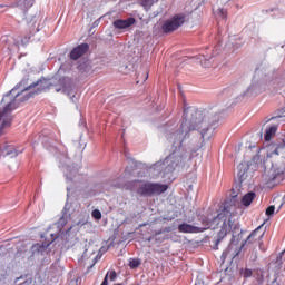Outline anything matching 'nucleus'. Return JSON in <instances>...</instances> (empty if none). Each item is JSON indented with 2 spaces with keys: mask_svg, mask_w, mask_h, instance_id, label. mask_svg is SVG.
<instances>
[{
  "mask_svg": "<svg viewBox=\"0 0 285 285\" xmlns=\"http://www.w3.org/2000/svg\"><path fill=\"white\" fill-rule=\"evenodd\" d=\"M218 120L216 108L209 110L185 108L179 128L175 129V126L167 125L166 137L171 144V153L164 161L159 160L149 168L154 177L170 179V175L179 166H184L195 157V153L204 146V136Z\"/></svg>",
  "mask_w": 285,
  "mask_h": 285,
  "instance_id": "obj_1",
  "label": "nucleus"
},
{
  "mask_svg": "<svg viewBox=\"0 0 285 285\" xmlns=\"http://www.w3.org/2000/svg\"><path fill=\"white\" fill-rule=\"evenodd\" d=\"M68 217H70V204L66 203L62 216L57 223L52 224L47 229L45 235H42V239L45 237V242L41 244L37 243L31 246L29 259H37V262H41L43 259V255L48 253V247L53 242H57L61 250H68V248H71L75 243L70 237V232L63 230V227L68 224Z\"/></svg>",
  "mask_w": 285,
  "mask_h": 285,
  "instance_id": "obj_2",
  "label": "nucleus"
},
{
  "mask_svg": "<svg viewBox=\"0 0 285 285\" xmlns=\"http://www.w3.org/2000/svg\"><path fill=\"white\" fill-rule=\"evenodd\" d=\"M21 88V92H17V88L11 89L7 92L1 104H6L3 110L0 109V130L3 128H8L10 124H12V110H17V101H19L21 95H23L22 101H28L30 97H35V95H39V92H43L46 88H48L47 79H38L37 81H32L28 78H24L18 85Z\"/></svg>",
  "mask_w": 285,
  "mask_h": 285,
  "instance_id": "obj_3",
  "label": "nucleus"
},
{
  "mask_svg": "<svg viewBox=\"0 0 285 285\" xmlns=\"http://www.w3.org/2000/svg\"><path fill=\"white\" fill-rule=\"evenodd\" d=\"M285 83L284 77L279 70L271 67L268 63H261L254 73L252 85L245 91L247 97H253L264 92V90H277Z\"/></svg>",
  "mask_w": 285,
  "mask_h": 285,
  "instance_id": "obj_4",
  "label": "nucleus"
},
{
  "mask_svg": "<svg viewBox=\"0 0 285 285\" xmlns=\"http://www.w3.org/2000/svg\"><path fill=\"white\" fill-rule=\"evenodd\" d=\"M208 228L213 230L220 228L215 240L214 250H217L222 239L228 235V228H233V220L230 219V212L224 209L217 216H215L209 223Z\"/></svg>",
  "mask_w": 285,
  "mask_h": 285,
  "instance_id": "obj_5",
  "label": "nucleus"
},
{
  "mask_svg": "<svg viewBox=\"0 0 285 285\" xmlns=\"http://www.w3.org/2000/svg\"><path fill=\"white\" fill-rule=\"evenodd\" d=\"M59 168L63 171L67 181V197H70V191L77 183L81 184L79 180V169L70 166V158H68V154L62 151L60 155L57 156Z\"/></svg>",
  "mask_w": 285,
  "mask_h": 285,
  "instance_id": "obj_6",
  "label": "nucleus"
},
{
  "mask_svg": "<svg viewBox=\"0 0 285 285\" xmlns=\"http://www.w3.org/2000/svg\"><path fill=\"white\" fill-rule=\"evenodd\" d=\"M168 190L167 184L161 183H142L138 188V195L142 197H155L157 195H164Z\"/></svg>",
  "mask_w": 285,
  "mask_h": 285,
  "instance_id": "obj_7",
  "label": "nucleus"
},
{
  "mask_svg": "<svg viewBox=\"0 0 285 285\" xmlns=\"http://www.w3.org/2000/svg\"><path fill=\"white\" fill-rule=\"evenodd\" d=\"M185 21H188V13H176L169 20H166L164 22V24L161 26V30L167 35L170 32H175V30H179V28H181Z\"/></svg>",
  "mask_w": 285,
  "mask_h": 285,
  "instance_id": "obj_8",
  "label": "nucleus"
},
{
  "mask_svg": "<svg viewBox=\"0 0 285 285\" xmlns=\"http://www.w3.org/2000/svg\"><path fill=\"white\" fill-rule=\"evenodd\" d=\"M60 86L61 88L56 89V92H63L71 99L73 104H77L79 100V95H77V91H75V85H72V80L68 77H63L60 79Z\"/></svg>",
  "mask_w": 285,
  "mask_h": 285,
  "instance_id": "obj_9",
  "label": "nucleus"
},
{
  "mask_svg": "<svg viewBox=\"0 0 285 285\" xmlns=\"http://www.w3.org/2000/svg\"><path fill=\"white\" fill-rule=\"evenodd\" d=\"M0 48L7 53V57H10L12 52H17V50H19V43L17 42V39H14V36L4 35L0 39Z\"/></svg>",
  "mask_w": 285,
  "mask_h": 285,
  "instance_id": "obj_10",
  "label": "nucleus"
},
{
  "mask_svg": "<svg viewBox=\"0 0 285 285\" xmlns=\"http://www.w3.org/2000/svg\"><path fill=\"white\" fill-rule=\"evenodd\" d=\"M264 225L258 226L254 232L249 234L247 239L242 244L240 248H244L246 244H258L259 248H262V239H264V232H262V227Z\"/></svg>",
  "mask_w": 285,
  "mask_h": 285,
  "instance_id": "obj_11",
  "label": "nucleus"
},
{
  "mask_svg": "<svg viewBox=\"0 0 285 285\" xmlns=\"http://www.w3.org/2000/svg\"><path fill=\"white\" fill-rule=\"evenodd\" d=\"M24 26H28L30 35H37L41 30V20L39 16H28L22 20Z\"/></svg>",
  "mask_w": 285,
  "mask_h": 285,
  "instance_id": "obj_12",
  "label": "nucleus"
},
{
  "mask_svg": "<svg viewBox=\"0 0 285 285\" xmlns=\"http://www.w3.org/2000/svg\"><path fill=\"white\" fill-rule=\"evenodd\" d=\"M189 61H196L202 68H213V66H219L222 60H212L210 56L199 55L189 59Z\"/></svg>",
  "mask_w": 285,
  "mask_h": 285,
  "instance_id": "obj_13",
  "label": "nucleus"
},
{
  "mask_svg": "<svg viewBox=\"0 0 285 285\" xmlns=\"http://www.w3.org/2000/svg\"><path fill=\"white\" fill-rule=\"evenodd\" d=\"M35 6V0H18L12 4H0V12H6L8 8H20V10H26L32 8Z\"/></svg>",
  "mask_w": 285,
  "mask_h": 285,
  "instance_id": "obj_14",
  "label": "nucleus"
},
{
  "mask_svg": "<svg viewBox=\"0 0 285 285\" xmlns=\"http://www.w3.org/2000/svg\"><path fill=\"white\" fill-rule=\"evenodd\" d=\"M242 37L239 36H232L229 37V42L225 46L224 52H235L239 50L243 46Z\"/></svg>",
  "mask_w": 285,
  "mask_h": 285,
  "instance_id": "obj_15",
  "label": "nucleus"
},
{
  "mask_svg": "<svg viewBox=\"0 0 285 285\" xmlns=\"http://www.w3.org/2000/svg\"><path fill=\"white\" fill-rule=\"evenodd\" d=\"M88 50H90V46L88 43H81L71 50L70 59H72L73 61H77V59H80V57H83V55Z\"/></svg>",
  "mask_w": 285,
  "mask_h": 285,
  "instance_id": "obj_16",
  "label": "nucleus"
},
{
  "mask_svg": "<svg viewBox=\"0 0 285 285\" xmlns=\"http://www.w3.org/2000/svg\"><path fill=\"white\" fill-rule=\"evenodd\" d=\"M178 230L180 233H186V234L204 233V230H206V227H198V226L190 225L188 223H183L178 225Z\"/></svg>",
  "mask_w": 285,
  "mask_h": 285,
  "instance_id": "obj_17",
  "label": "nucleus"
},
{
  "mask_svg": "<svg viewBox=\"0 0 285 285\" xmlns=\"http://www.w3.org/2000/svg\"><path fill=\"white\" fill-rule=\"evenodd\" d=\"M250 168V165H248V163H240L237 167V178L239 184H244V181H246V179H248V170Z\"/></svg>",
  "mask_w": 285,
  "mask_h": 285,
  "instance_id": "obj_18",
  "label": "nucleus"
},
{
  "mask_svg": "<svg viewBox=\"0 0 285 285\" xmlns=\"http://www.w3.org/2000/svg\"><path fill=\"white\" fill-rule=\"evenodd\" d=\"M135 18H128L126 20L117 19L112 22V26L116 28V30H126V28H130V26H135Z\"/></svg>",
  "mask_w": 285,
  "mask_h": 285,
  "instance_id": "obj_19",
  "label": "nucleus"
},
{
  "mask_svg": "<svg viewBox=\"0 0 285 285\" xmlns=\"http://www.w3.org/2000/svg\"><path fill=\"white\" fill-rule=\"evenodd\" d=\"M282 175V171L275 167H272L269 169V173L267 175V181H269V184H277V177H279Z\"/></svg>",
  "mask_w": 285,
  "mask_h": 285,
  "instance_id": "obj_20",
  "label": "nucleus"
},
{
  "mask_svg": "<svg viewBox=\"0 0 285 285\" xmlns=\"http://www.w3.org/2000/svg\"><path fill=\"white\" fill-rule=\"evenodd\" d=\"M278 125L273 124L269 127L266 128L264 139L265 141H271L273 139V136L277 132Z\"/></svg>",
  "mask_w": 285,
  "mask_h": 285,
  "instance_id": "obj_21",
  "label": "nucleus"
},
{
  "mask_svg": "<svg viewBox=\"0 0 285 285\" xmlns=\"http://www.w3.org/2000/svg\"><path fill=\"white\" fill-rule=\"evenodd\" d=\"M21 153H23V148L17 149L14 147H9V148L4 149V151H3L4 156L11 157V159L14 157H18L19 155H21Z\"/></svg>",
  "mask_w": 285,
  "mask_h": 285,
  "instance_id": "obj_22",
  "label": "nucleus"
},
{
  "mask_svg": "<svg viewBox=\"0 0 285 285\" xmlns=\"http://www.w3.org/2000/svg\"><path fill=\"white\" fill-rule=\"evenodd\" d=\"M255 197H256L255 191H249V193L245 194L242 198L243 206H250V204H253V200L255 199Z\"/></svg>",
  "mask_w": 285,
  "mask_h": 285,
  "instance_id": "obj_23",
  "label": "nucleus"
},
{
  "mask_svg": "<svg viewBox=\"0 0 285 285\" xmlns=\"http://www.w3.org/2000/svg\"><path fill=\"white\" fill-rule=\"evenodd\" d=\"M82 137L83 135L81 134L79 136V139L73 141V146L77 148V150H81V153L86 150V146H87L86 141L81 140Z\"/></svg>",
  "mask_w": 285,
  "mask_h": 285,
  "instance_id": "obj_24",
  "label": "nucleus"
},
{
  "mask_svg": "<svg viewBox=\"0 0 285 285\" xmlns=\"http://www.w3.org/2000/svg\"><path fill=\"white\" fill-rule=\"evenodd\" d=\"M108 275H109V279L111 282H115V279H117V272L112 271V272L106 274V276L100 285H108Z\"/></svg>",
  "mask_w": 285,
  "mask_h": 285,
  "instance_id": "obj_25",
  "label": "nucleus"
},
{
  "mask_svg": "<svg viewBox=\"0 0 285 285\" xmlns=\"http://www.w3.org/2000/svg\"><path fill=\"white\" fill-rule=\"evenodd\" d=\"M141 266V261L138 258H129V268L135 269Z\"/></svg>",
  "mask_w": 285,
  "mask_h": 285,
  "instance_id": "obj_26",
  "label": "nucleus"
},
{
  "mask_svg": "<svg viewBox=\"0 0 285 285\" xmlns=\"http://www.w3.org/2000/svg\"><path fill=\"white\" fill-rule=\"evenodd\" d=\"M220 52H222V41H219L217 46H215V48L213 49L210 59H215V57H217V55H220Z\"/></svg>",
  "mask_w": 285,
  "mask_h": 285,
  "instance_id": "obj_27",
  "label": "nucleus"
},
{
  "mask_svg": "<svg viewBox=\"0 0 285 285\" xmlns=\"http://www.w3.org/2000/svg\"><path fill=\"white\" fill-rule=\"evenodd\" d=\"M233 246H235V239H232L229 247L225 252H223L222 259H226V257L230 255V250H233Z\"/></svg>",
  "mask_w": 285,
  "mask_h": 285,
  "instance_id": "obj_28",
  "label": "nucleus"
},
{
  "mask_svg": "<svg viewBox=\"0 0 285 285\" xmlns=\"http://www.w3.org/2000/svg\"><path fill=\"white\" fill-rule=\"evenodd\" d=\"M240 275H242V277H245V279H248V277H253V269L242 268Z\"/></svg>",
  "mask_w": 285,
  "mask_h": 285,
  "instance_id": "obj_29",
  "label": "nucleus"
},
{
  "mask_svg": "<svg viewBox=\"0 0 285 285\" xmlns=\"http://www.w3.org/2000/svg\"><path fill=\"white\" fill-rule=\"evenodd\" d=\"M139 1H140V6H142L145 10H148L155 3V0H139Z\"/></svg>",
  "mask_w": 285,
  "mask_h": 285,
  "instance_id": "obj_30",
  "label": "nucleus"
},
{
  "mask_svg": "<svg viewBox=\"0 0 285 285\" xmlns=\"http://www.w3.org/2000/svg\"><path fill=\"white\" fill-rule=\"evenodd\" d=\"M268 121H275L276 124H282V121H285V115L284 114L276 115L272 117Z\"/></svg>",
  "mask_w": 285,
  "mask_h": 285,
  "instance_id": "obj_31",
  "label": "nucleus"
},
{
  "mask_svg": "<svg viewBox=\"0 0 285 285\" xmlns=\"http://www.w3.org/2000/svg\"><path fill=\"white\" fill-rule=\"evenodd\" d=\"M266 215H267V217H272V215H275V205L267 207Z\"/></svg>",
  "mask_w": 285,
  "mask_h": 285,
  "instance_id": "obj_32",
  "label": "nucleus"
},
{
  "mask_svg": "<svg viewBox=\"0 0 285 285\" xmlns=\"http://www.w3.org/2000/svg\"><path fill=\"white\" fill-rule=\"evenodd\" d=\"M91 217H94V219H101V212L99 209H94Z\"/></svg>",
  "mask_w": 285,
  "mask_h": 285,
  "instance_id": "obj_33",
  "label": "nucleus"
},
{
  "mask_svg": "<svg viewBox=\"0 0 285 285\" xmlns=\"http://www.w3.org/2000/svg\"><path fill=\"white\" fill-rule=\"evenodd\" d=\"M227 11L226 9H218V17H222L223 19H226Z\"/></svg>",
  "mask_w": 285,
  "mask_h": 285,
  "instance_id": "obj_34",
  "label": "nucleus"
},
{
  "mask_svg": "<svg viewBox=\"0 0 285 285\" xmlns=\"http://www.w3.org/2000/svg\"><path fill=\"white\" fill-rule=\"evenodd\" d=\"M90 248V245L85 244L82 257H88V249Z\"/></svg>",
  "mask_w": 285,
  "mask_h": 285,
  "instance_id": "obj_35",
  "label": "nucleus"
},
{
  "mask_svg": "<svg viewBox=\"0 0 285 285\" xmlns=\"http://www.w3.org/2000/svg\"><path fill=\"white\" fill-rule=\"evenodd\" d=\"M31 36H27L24 37V39L22 40V43H28L30 41Z\"/></svg>",
  "mask_w": 285,
  "mask_h": 285,
  "instance_id": "obj_36",
  "label": "nucleus"
},
{
  "mask_svg": "<svg viewBox=\"0 0 285 285\" xmlns=\"http://www.w3.org/2000/svg\"><path fill=\"white\" fill-rule=\"evenodd\" d=\"M42 144H43V146H48V139L42 138Z\"/></svg>",
  "mask_w": 285,
  "mask_h": 285,
  "instance_id": "obj_37",
  "label": "nucleus"
},
{
  "mask_svg": "<svg viewBox=\"0 0 285 285\" xmlns=\"http://www.w3.org/2000/svg\"><path fill=\"white\" fill-rule=\"evenodd\" d=\"M282 206H284V202L278 206L277 213H279V210H282Z\"/></svg>",
  "mask_w": 285,
  "mask_h": 285,
  "instance_id": "obj_38",
  "label": "nucleus"
},
{
  "mask_svg": "<svg viewBox=\"0 0 285 285\" xmlns=\"http://www.w3.org/2000/svg\"><path fill=\"white\" fill-rule=\"evenodd\" d=\"M195 285H204V282L198 281L197 283H195Z\"/></svg>",
  "mask_w": 285,
  "mask_h": 285,
  "instance_id": "obj_39",
  "label": "nucleus"
},
{
  "mask_svg": "<svg viewBox=\"0 0 285 285\" xmlns=\"http://www.w3.org/2000/svg\"><path fill=\"white\" fill-rule=\"evenodd\" d=\"M42 136L48 137V131H42Z\"/></svg>",
  "mask_w": 285,
  "mask_h": 285,
  "instance_id": "obj_40",
  "label": "nucleus"
},
{
  "mask_svg": "<svg viewBox=\"0 0 285 285\" xmlns=\"http://www.w3.org/2000/svg\"><path fill=\"white\" fill-rule=\"evenodd\" d=\"M145 75H146V76H145L144 81L148 80V72H146Z\"/></svg>",
  "mask_w": 285,
  "mask_h": 285,
  "instance_id": "obj_41",
  "label": "nucleus"
},
{
  "mask_svg": "<svg viewBox=\"0 0 285 285\" xmlns=\"http://www.w3.org/2000/svg\"><path fill=\"white\" fill-rule=\"evenodd\" d=\"M237 255H239V252H237L233 257H237Z\"/></svg>",
  "mask_w": 285,
  "mask_h": 285,
  "instance_id": "obj_42",
  "label": "nucleus"
},
{
  "mask_svg": "<svg viewBox=\"0 0 285 285\" xmlns=\"http://www.w3.org/2000/svg\"><path fill=\"white\" fill-rule=\"evenodd\" d=\"M151 240H153V238L149 237V238H148V242H151Z\"/></svg>",
  "mask_w": 285,
  "mask_h": 285,
  "instance_id": "obj_43",
  "label": "nucleus"
}]
</instances>
